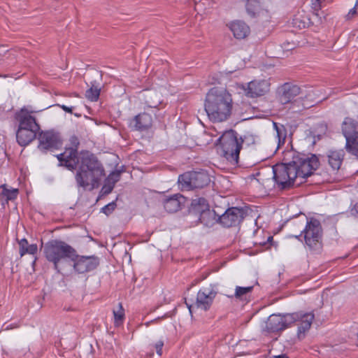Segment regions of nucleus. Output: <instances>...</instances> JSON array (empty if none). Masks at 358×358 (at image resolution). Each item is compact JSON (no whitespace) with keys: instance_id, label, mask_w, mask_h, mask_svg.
<instances>
[{"instance_id":"nucleus-11","label":"nucleus","mask_w":358,"mask_h":358,"mask_svg":"<svg viewBox=\"0 0 358 358\" xmlns=\"http://www.w3.org/2000/svg\"><path fill=\"white\" fill-rule=\"evenodd\" d=\"M271 88L269 78H255L246 85H242L245 95L248 98H257L266 94Z\"/></svg>"},{"instance_id":"nucleus-1","label":"nucleus","mask_w":358,"mask_h":358,"mask_svg":"<svg viewBox=\"0 0 358 358\" xmlns=\"http://www.w3.org/2000/svg\"><path fill=\"white\" fill-rule=\"evenodd\" d=\"M61 166L69 170L78 168L76 180L79 187L91 189L97 188L104 176V169L96 157L89 151H82L78 155L77 149L66 148L64 152L57 155Z\"/></svg>"},{"instance_id":"nucleus-30","label":"nucleus","mask_w":358,"mask_h":358,"mask_svg":"<svg viewBox=\"0 0 358 358\" xmlns=\"http://www.w3.org/2000/svg\"><path fill=\"white\" fill-rule=\"evenodd\" d=\"M253 286L240 287L236 286L235 289L234 296L238 299H246L249 294L252 292Z\"/></svg>"},{"instance_id":"nucleus-5","label":"nucleus","mask_w":358,"mask_h":358,"mask_svg":"<svg viewBox=\"0 0 358 358\" xmlns=\"http://www.w3.org/2000/svg\"><path fill=\"white\" fill-rule=\"evenodd\" d=\"M299 178L304 179L311 176L320 166L318 157L313 154H294L291 161Z\"/></svg>"},{"instance_id":"nucleus-23","label":"nucleus","mask_w":358,"mask_h":358,"mask_svg":"<svg viewBox=\"0 0 358 358\" xmlns=\"http://www.w3.org/2000/svg\"><path fill=\"white\" fill-rule=\"evenodd\" d=\"M38 131L18 128L16 133V138L18 144L22 147L28 145L36 136Z\"/></svg>"},{"instance_id":"nucleus-33","label":"nucleus","mask_w":358,"mask_h":358,"mask_svg":"<svg viewBox=\"0 0 358 358\" xmlns=\"http://www.w3.org/2000/svg\"><path fill=\"white\" fill-rule=\"evenodd\" d=\"M255 6L256 8H259V0H247V2H246V10L248 12V13H256V10H253L252 8H251V6Z\"/></svg>"},{"instance_id":"nucleus-15","label":"nucleus","mask_w":358,"mask_h":358,"mask_svg":"<svg viewBox=\"0 0 358 358\" xmlns=\"http://www.w3.org/2000/svg\"><path fill=\"white\" fill-rule=\"evenodd\" d=\"M38 149L41 151H46L52 149H58L62 143L58 137L52 131H41L38 136Z\"/></svg>"},{"instance_id":"nucleus-26","label":"nucleus","mask_w":358,"mask_h":358,"mask_svg":"<svg viewBox=\"0 0 358 358\" xmlns=\"http://www.w3.org/2000/svg\"><path fill=\"white\" fill-rule=\"evenodd\" d=\"M20 250L19 252L21 257L26 254L35 255L37 252L38 247L36 244L29 245L26 238H22L18 242Z\"/></svg>"},{"instance_id":"nucleus-29","label":"nucleus","mask_w":358,"mask_h":358,"mask_svg":"<svg viewBox=\"0 0 358 358\" xmlns=\"http://www.w3.org/2000/svg\"><path fill=\"white\" fill-rule=\"evenodd\" d=\"M273 125L276 131V138H278V144H283L287 137V129L285 127L276 122H273Z\"/></svg>"},{"instance_id":"nucleus-27","label":"nucleus","mask_w":358,"mask_h":358,"mask_svg":"<svg viewBox=\"0 0 358 358\" xmlns=\"http://www.w3.org/2000/svg\"><path fill=\"white\" fill-rule=\"evenodd\" d=\"M114 318V325L119 327L122 325L125 319L124 309L122 303H119L117 308L113 311Z\"/></svg>"},{"instance_id":"nucleus-21","label":"nucleus","mask_w":358,"mask_h":358,"mask_svg":"<svg viewBox=\"0 0 358 358\" xmlns=\"http://www.w3.org/2000/svg\"><path fill=\"white\" fill-rule=\"evenodd\" d=\"M290 313L285 315H271L268 320V327L273 331H278L291 327V321L288 317Z\"/></svg>"},{"instance_id":"nucleus-36","label":"nucleus","mask_w":358,"mask_h":358,"mask_svg":"<svg viewBox=\"0 0 358 358\" xmlns=\"http://www.w3.org/2000/svg\"><path fill=\"white\" fill-rule=\"evenodd\" d=\"M164 345V342L163 340H159L153 345V348L156 350V353L159 356H162V348H163Z\"/></svg>"},{"instance_id":"nucleus-31","label":"nucleus","mask_w":358,"mask_h":358,"mask_svg":"<svg viewBox=\"0 0 358 358\" xmlns=\"http://www.w3.org/2000/svg\"><path fill=\"white\" fill-rule=\"evenodd\" d=\"M100 88L96 86H92L85 92V97L91 101H96L100 95Z\"/></svg>"},{"instance_id":"nucleus-9","label":"nucleus","mask_w":358,"mask_h":358,"mask_svg":"<svg viewBox=\"0 0 358 358\" xmlns=\"http://www.w3.org/2000/svg\"><path fill=\"white\" fill-rule=\"evenodd\" d=\"M210 182V176L205 171H189L179 176L178 182L184 189L203 188Z\"/></svg>"},{"instance_id":"nucleus-4","label":"nucleus","mask_w":358,"mask_h":358,"mask_svg":"<svg viewBox=\"0 0 358 358\" xmlns=\"http://www.w3.org/2000/svg\"><path fill=\"white\" fill-rule=\"evenodd\" d=\"M220 144L223 156L227 161L233 164H237L239 158V153L242 148V141H239L237 133L229 129L224 131L217 139Z\"/></svg>"},{"instance_id":"nucleus-25","label":"nucleus","mask_w":358,"mask_h":358,"mask_svg":"<svg viewBox=\"0 0 358 358\" xmlns=\"http://www.w3.org/2000/svg\"><path fill=\"white\" fill-rule=\"evenodd\" d=\"M1 187L3 190L0 195V201L1 206L4 208L9 201H14L17 199L19 190L16 188L8 189L6 185H2Z\"/></svg>"},{"instance_id":"nucleus-19","label":"nucleus","mask_w":358,"mask_h":358,"mask_svg":"<svg viewBox=\"0 0 358 358\" xmlns=\"http://www.w3.org/2000/svg\"><path fill=\"white\" fill-rule=\"evenodd\" d=\"M229 29L236 39H244L250 33V27L243 21L234 20L228 24Z\"/></svg>"},{"instance_id":"nucleus-22","label":"nucleus","mask_w":358,"mask_h":358,"mask_svg":"<svg viewBox=\"0 0 358 358\" xmlns=\"http://www.w3.org/2000/svg\"><path fill=\"white\" fill-rule=\"evenodd\" d=\"M185 197L180 194H176L164 201V207L169 213H175L181 209L185 203Z\"/></svg>"},{"instance_id":"nucleus-41","label":"nucleus","mask_w":358,"mask_h":358,"mask_svg":"<svg viewBox=\"0 0 358 358\" xmlns=\"http://www.w3.org/2000/svg\"><path fill=\"white\" fill-rule=\"evenodd\" d=\"M62 108L67 113H72V108L66 106L65 105L62 106Z\"/></svg>"},{"instance_id":"nucleus-32","label":"nucleus","mask_w":358,"mask_h":358,"mask_svg":"<svg viewBox=\"0 0 358 358\" xmlns=\"http://www.w3.org/2000/svg\"><path fill=\"white\" fill-rule=\"evenodd\" d=\"M120 172L119 171H113L109 174V176L106 178V181L113 184L115 186V184L120 180Z\"/></svg>"},{"instance_id":"nucleus-3","label":"nucleus","mask_w":358,"mask_h":358,"mask_svg":"<svg viewBox=\"0 0 358 358\" xmlns=\"http://www.w3.org/2000/svg\"><path fill=\"white\" fill-rule=\"evenodd\" d=\"M43 253L46 259L54 264V268L59 271V264L70 259L74 260L76 250L66 243L59 240H51L45 243Z\"/></svg>"},{"instance_id":"nucleus-17","label":"nucleus","mask_w":358,"mask_h":358,"mask_svg":"<svg viewBox=\"0 0 358 358\" xmlns=\"http://www.w3.org/2000/svg\"><path fill=\"white\" fill-rule=\"evenodd\" d=\"M16 118L19 122L18 128L39 131L40 127L36 122V118L27 110L22 108L17 115Z\"/></svg>"},{"instance_id":"nucleus-7","label":"nucleus","mask_w":358,"mask_h":358,"mask_svg":"<svg viewBox=\"0 0 358 358\" xmlns=\"http://www.w3.org/2000/svg\"><path fill=\"white\" fill-rule=\"evenodd\" d=\"M341 129L345 138V150L358 158V121L346 117L341 123Z\"/></svg>"},{"instance_id":"nucleus-28","label":"nucleus","mask_w":358,"mask_h":358,"mask_svg":"<svg viewBox=\"0 0 358 358\" xmlns=\"http://www.w3.org/2000/svg\"><path fill=\"white\" fill-rule=\"evenodd\" d=\"M192 206L193 209L199 213L209 208L207 200L202 197L194 199L192 202Z\"/></svg>"},{"instance_id":"nucleus-2","label":"nucleus","mask_w":358,"mask_h":358,"mask_svg":"<svg viewBox=\"0 0 358 358\" xmlns=\"http://www.w3.org/2000/svg\"><path fill=\"white\" fill-rule=\"evenodd\" d=\"M231 94L223 87H214L206 95L204 109L209 120L213 122L227 120L231 115Z\"/></svg>"},{"instance_id":"nucleus-16","label":"nucleus","mask_w":358,"mask_h":358,"mask_svg":"<svg viewBox=\"0 0 358 358\" xmlns=\"http://www.w3.org/2000/svg\"><path fill=\"white\" fill-rule=\"evenodd\" d=\"M241 208L233 207L228 208L220 217V223L224 227H231L238 224L243 218Z\"/></svg>"},{"instance_id":"nucleus-6","label":"nucleus","mask_w":358,"mask_h":358,"mask_svg":"<svg viewBox=\"0 0 358 358\" xmlns=\"http://www.w3.org/2000/svg\"><path fill=\"white\" fill-rule=\"evenodd\" d=\"M306 227L299 236L295 238H299L302 235L306 245L310 250H317L322 248V229L320 222L315 218L306 217Z\"/></svg>"},{"instance_id":"nucleus-34","label":"nucleus","mask_w":358,"mask_h":358,"mask_svg":"<svg viewBox=\"0 0 358 358\" xmlns=\"http://www.w3.org/2000/svg\"><path fill=\"white\" fill-rule=\"evenodd\" d=\"M113 188L114 185L113 184H110V182H108L105 180L104 185L101 188V193L102 194H108L112 192Z\"/></svg>"},{"instance_id":"nucleus-43","label":"nucleus","mask_w":358,"mask_h":358,"mask_svg":"<svg viewBox=\"0 0 358 358\" xmlns=\"http://www.w3.org/2000/svg\"><path fill=\"white\" fill-rule=\"evenodd\" d=\"M154 321H155V320H152V321H151V322H147L145 324V325L146 327H148V326L150 325V324L151 322H153Z\"/></svg>"},{"instance_id":"nucleus-10","label":"nucleus","mask_w":358,"mask_h":358,"mask_svg":"<svg viewBox=\"0 0 358 358\" xmlns=\"http://www.w3.org/2000/svg\"><path fill=\"white\" fill-rule=\"evenodd\" d=\"M288 320L291 321V326H297L296 336L299 339L302 340L309 331L311 325L315 320L313 312L298 311L290 313Z\"/></svg>"},{"instance_id":"nucleus-20","label":"nucleus","mask_w":358,"mask_h":358,"mask_svg":"<svg viewBox=\"0 0 358 358\" xmlns=\"http://www.w3.org/2000/svg\"><path fill=\"white\" fill-rule=\"evenodd\" d=\"M345 152L342 149L330 150L327 153V162L333 171H338L344 160Z\"/></svg>"},{"instance_id":"nucleus-42","label":"nucleus","mask_w":358,"mask_h":358,"mask_svg":"<svg viewBox=\"0 0 358 358\" xmlns=\"http://www.w3.org/2000/svg\"><path fill=\"white\" fill-rule=\"evenodd\" d=\"M187 307H188V309L189 310V313L190 314L192 315V308H193V306L192 305H188L187 303H186Z\"/></svg>"},{"instance_id":"nucleus-8","label":"nucleus","mask_w":358,"mask_h":358,"mask_svg":"<svg viewBox=\"0 0 358 358\" xmlns=\"http://www.w3.org/2000/svg\"><path fill=\"white\" fill-rule=\"evenodd\" d=\"M273 179L280 189L292 186L298 178L297 173L291 162L287 164H278L273 167Z\"/></svg>"},{"instance_id":"nucleus-12","label":"nucleus","mask_w":358,"mask_h":358,"mask_svg":"<svg viewBox=\"0 0 358 358\" xmlns=\"http://www.w3.org/2000/svg\"><path fill=\"white\" fill-rule=\"evenodd\" d=\"M155 114L152 110L145 111L136 115L130 120L129 126L134 130L143 131H146L152 127L154 120Z\"/></svg>"},{"instance_id":"nucleus-14","label":"nucleus","mask_w":358,"mask_h":358,"mask_svg":"<svg viewBox=\"0 0 358 358\" xmlns=\"http://www.w3.org/2000/svg\"><path fill=\"white\" fill-rule=\"evenodd\" d=\"M73 264V268L76 271L79 273H84L91 271L95 269L99 264V260L98 257L94 256H82L78 257L76 254V257H74V260H72Z\"/></svg>"},{"instance_id":"nucleus-24","label":"nucleus","mask_w":358,"mask_h":358,"mask_svg":"<svg viewBox=\"0 0 358 358\" xmlns=\"http://www.w3.org/2000/svg\"><path fill=\"white\" fill-rule=\"evenodd\" d=\"M199 220L201 223L206 227H212L215 224L220 222V215L214 210L210 208L206 209L203 212L199 213Z\"/></svg>"},{"instance_id":"nucleus-18","label":"nucleus","mask_w":358,"mask_h":358,"mask_svg":"<svg viewBox=\"0 0 358 358\" xmlns=\"http://www.w3.org/2000/svg\"><path fill=\"white\" fill-rule=\"evenodd\" d=\"M299 93L300 88L298 86L285 83L280 88L278 99L281 103L285 104L290 102Z\"/></svg>"},{"instance_id":"nucleus-39","label":"nucleus","mask_w":358,"mask_h":358,"mask_svg":"<svg viewBox=\"0 0 358 358\" xmlns=\"http://www.w3.org/2000/svg\"><path fill=\"white\" fill-rule=\"evenodd\" d=\"M321 0H311L312 7L315 10H319L321 8Z\"/></svg>"},{"instance_id":"nucleus-44","label":"nucleus","mask_w":358,"mask_h":358,"mask_svg":"<svg viewBox=\"0 0 358 358\" xmlns=\"http://www.w3.org/2000/svg\"><path fill=\"white\" fill-rule=\"evenodd\" d=\"M355 208H357V212H358V204H356V205H355Z\"/></svg>"},{"instance_id":"nucleus-35","label":"nucleus","mask_w":358,"mask_h":358,"mask_svg":"<svg viewBox=\"0 0 358 358\" xmlns=\"http://www.w3.org/2000/svg\"><path fill=\"white\" fill-rule=\"evenodd\" d=\"M357 14H358V0H356L355 6L349 10L348 13L346 15V18L348 20H350V19L354 17Z\"/></svg>"},{"instance_id":"nucleus-38","label":"nucleus","mask_w":358,"mask_h":358,"mask_svg":"<svg viewBox=\"0 0 358 358\" xmlns=\"http://www.w3.org/2000/svg\"><path fill=\"white\" fill-rule=\"evenodd\" d=\"M293 24L294 26L298 27L299 29H303L306 26V22L304 21H300L297 17L293 19Z\"/></svg>"},{"instance_id":"nucleus-13","label":"nucleus","mask_w":358,"mask_h":358,"mask_svg":"<svg viewBox=\"0 0 358 358\" xmlns=\"http://www.w3.org/2000/svg\"><path fill=\"white\" fill-rule=\"evenodd\" d=\"M216 294L211 286L201 288L196 295V307L205 311L209 310Z\"/></svg>"},{"instance_id":"nucleus-40","label":"nucleus","mask_w":358,"mask_h":358,"mask_svg":"<svg viewBox=\"0 0 358 358\" xmlns=\"http://www.w3.org/2000/svg\"><path fill=\"white\" fill-rule=\"evenodd\" d=\"M251 8L253 10H256V13L252 14V13H248L250 15H251L252 17H255L256 15H259V13H260V10H261V6L259 5V8H256L255 6H251Z\"/></svg>"},{"instance_id":"nucleus-37","label":"nucleus","mask_w":358,"mask_h":358,"mask_svg":"<svg viewBox=\"0 0 358 358\" xmlns=\"http://www.w3.org/2000/svg\"><path fill=\"white\" fill-rule=\"evenodd\" d=\"M115 208V203L114 202H112V203H110L107 205H106L104 207H103L101 208V211L106 214V215H108L110 214Z\"/></svg>"}]
</instances>
